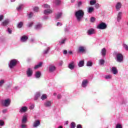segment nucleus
<instances>
[{"mask_svg":"<svg viewBox=\"0 0 128 128\" xmlns=\"http://www.w3.org/2000/svg\"><path fill=\"white\" fill-rule=\"evenodd\" d=\"M11 102L10 98H6V100H2L1 104L3 106L8 108V106H10Z\"/></svg>","mask_w":128,"mask_h":128,"instance_id":"3","label":"nucleus"},{"mask_svg":"<svg viewBox=\"0 0 128 128\" xmlns=\"http://www.w3.org/2000/svg\"><path fill=\"white\" fill-rule=\"evenodd\" d=\"M76 126V124L75 122H71V124H70L71 128H75Z\"/></svg>","mask_w":128,"mask_h":128,"instance_id":"40","label":"nucleus"},{"mask_svg":"<svg viewBox=\"0 0 128 128\" xmlns=\"http://www.w3.org/2000/svg\"><path fill=\"white\" fill-rule=\"evenodd\" d=\"M4 15H0V22L4 20Z\"/></svg>","mask_w":128,"mask_h":128,"instance_id":"55","label":"nucleus"},{"mask_svg":"<svg viewBox=\"0 0 128 128\" xmlns=\"http://www.w3.org/2000/svg\"><path fill=\"white\" fill-rule=\"evenodd\" d=\"M28 39V36H26V35H24L20 38V41L21 42H26Z\"/></svg>","mask_w":128,"mask_h":128,"instance_id":"14","label":"nucleus"},{"mask_svg":"<svg viewBox=\"0 0 128 128\" xmlns=\"http://www.w3.org/2000/svg\"><path fill=\"white\" fill-rule=\"evenodd\" d=\"M53 2L56 5H59L61 3L60 0H54Z\"/></svg>","mask_w":128,"mask_h":128,"instance_id":"32","label":"nucleus"},{"mask_svg":"<svg viewBox=\"0 0 128 128\" xmlns=\"http://www.w3.org/2000/svg\"><path fill=\"white\" fill-rule=\"evenodd\" d=\"M86 66H92V60H88L86 63Z\"/></svg>","mask_w":128,"mask_h":128,"instance_id":"34","label":"nucleus"},{"mask_svg":"<svg viewBox=\"0 0 128 128\" xmlns=\"http://www.w3.org/2000/svg\"><path fill=\"white\" fill-rule=\"evenodd\" d=\"M5 80H0V86H2Z\"/></svg>","mask_w":128,"mask_h":128,"instance_id":"43","label":"nucleus"},{"mask_svg":"<svg viewBox=\"0 0 128 128\" xmlns=\"http://www.w3.org/2000/svg\"><path fill=\"white\" fill-rule=\"evenodd\" d=\"M96 3V0H90V5H94Z\"/></svg>","mask_w":128,"mask_h":128,"instance_id":"39","label":"nucleus"},{"mask_svg":"<svg viewBox=\"0 0 128 128\" xmlns=\"http://www.w3.org/2000/svg\"><path fill=\"white\" fill-rule=\"evenodd\" d=\"M42 7L45 8V9H48V8H50V5H48V4H44L42 5Z\"/></svg>","mask_w":128,"mask_h":128,"instance_id":"38","label":"nucleus"},{"mask_svg":"<svg viewBox=\"0 0 128 128\" xmlns=\"http://www.w3.org/2000/svg\"><path fill=\"white\" fill-rule=\"evenodd\" d=\"M116 60L119 62H121L124 60V56L120 54V53H118L116 54Z\"/></svg>","mask_w":128,"mask_h":128,"instance_id":"5","label":"nucleus"},{"mask_svg":"<svg viewBox=\"0 0 128 128\" xmlns=\"http://www.w3.org/2000/svg\"><path fill=\"white\" fill-rule=\"evenodd\" d=\"M33 73L32 69L31 68H28L26 72V76L28 77L32 76Z\"/></svg>","mask_w":128,"mask_h":128,"instance_id":"6","label":"nucleus"},{"mask_svg":"<svg viewBox=\"0 0 128 128\" xmlns=\"http://www.w3.org/2000/svg\"><path fill=\"white\" fill-rule=\"evenodd\" d=\"M56 68L54 64H50L49 66V71L50 72H54L56 70Z\"/></svg>","mask_w":128,"mask_h":128,"instance_id":"17","label":"nucleus"},{"mask_svg":"<svg viewBox=\"0 0 128 128\" xmlns=\"http://www.w3.org/2000/svg\"><path fill=\"white\" fill-rule=\"evenodd\" d=\"M33 10H34V11H35L36 12H38V11H39V8L38 6L34 7L33 8Z\"/></svg>","mask_w":128,"mask_h":128,"instance_id":"45","label":"nucleus"},{"mask_svg":"<svg viewBox=\"0 0 128 128\" xmlns=\"http://www.w3.org/2000/svg\"><path fill=\"white\" fill-rule=\"evenodd\" d=\"M62 98V95L61 94H58L57 96V98L60 99V98Z\"/></svg>","mask_w":128,"mask_h":128,"instance_id":"59","label":"nucleus"},{"mask_svg":"<svg viewBox=\"0 0 128 128\" xmlns=\"http://www.w3.org/2000/svg\"><path fill=\"white\" fill-rule=\"evenodd\" d=\"M28 118L26 116H24L22 118V124H26L27 122Z\"/></svg>","mask_w":128,"mask_h":128,"instance_id":"25","label":"nucleus"},{"mask_svg":"<svg viewBox=\"0 0 128 128\" xmlns=\"http://www.w3.org/2000/svg\"><path fill=\"white\" fill-rule=\"evenodd\" d=\"M42 62H39V64H36V66H34V68H35V70H36L37 68H40L41 66H42Z\"/></svg>","mask_w":128,"mask_h":128,"instance_id":"27","label":"nucleus"},{"mask_svg":"<svg viewBox=\"0 0 128 128\" xmlns=\"http://www.w3.org/2000/svg\"><path fill=\"white\" fill-rule=\"evenodd\" d=\"M76 64L74 60H72V62H70L68 64V68H70V70H74L75 68Z\"/></svg>","mask_w":128,"mask_h":128,"instance_id":"9","label":"nucleus"},{"mask_svg":"<svg viewBox=\"0 0 128 128\" xmlns=\"http://www.w3.org/2000/svg\"><path fill=\"white\" fill-rule=\"evenodd\" d=\"M4 124V122L3 120H0V126H3Z\"/></svg>","mask_w":128,"mask_h":128,"instance_id":"48","label":"nucleus"},{"mask_svg":"<svg viewBox=\"0 0 128 128\" xmlns=\"http://www.w3.org/2000/svg\"><path fill=\"white\" fill-rule=\"evenodd\" d=\"M122 3L121 2H118L116 5V10L119 11L122 8Z\"/></svg>","mask_w":128,"mask_h":128,"instance_id":"12","label":"nucleus"},{"mask_svg":"<svg viewBox=\"0 0 128 128\" xmlns=\"http://www.w3.org/2000/svg\"><path fill=\"white\" fill-rule=\"evenodd\" d=\"M40 120H36V121H34V122L33 124V126L37 127V126H40Z\"/></svg>","mask_w":128,"mask_h":128,"instance_id":"21","label":"nucleus"},{"mask_svg":"<svg viewBox=\"0 0 128 128\" xmlns=\"http://www.w3.org/2000/svg\"><path fill=\"white\" fill-rule=\"evenodd\" d=\"M8 34H12V30L10 28H8Z\"/></svg>","mask_w":128,"mask_h":128,"instance_id":"54","label":"nucleus"},{"mask_svg":"<svg viewBox=\"0 0 128 128\" xmlns=\"http://www.w3.org/2000/svg\"><path fill=\"white\" fill-rule=\"evenodd\" d=\"M18 63V60L16 59H12L10 60L9 64H8V66L10 68V70H12L16 66V64Z\"/></svg>","mask_w":128,"mask_h":128,"instance_id":"2","label":"nucleus"},{"mask_svg":"<svg viewBox=\"0 0 128 128\" xmlns=\"http://www.w3.org/2000/svg\"><path fill=\"white\" fill-rule=\"evenodd\" d=\"M108 27L107 24L106 23H104V22H102L98 25L96 28L98 29H100L101 30H104L105 29H106Z\"/></svg>","mask_w":128,"mask_h":128,"instance_id":"4","label":"nucleus"},{"mask_svg":"<svg viewBox=\"0 0 128 128\" xmlns=\"http://www.w3.org/2000/svg\"><path fill=\"white\" fill-rule=\"evenodd\" d=\"M50 50V47H48V48H46V49L44 50V54H48V52Z\"/></svg>","mask_w":128,"mask_h":128,"instance_id":"42","label":"nucleus"},{"mask_svg":"<svg viewBox=\"0 0 128 128\" xmlns=\"http://www.w3.org/2000/svg\"><path fill=\"white\" fill-rule=\"evenodd\" d=\"M63 62H64L62 60H60L59 63L60 66H62Z\"/></svg>","mask_w":128,"mask_h":128,"instance_id":"63","label":"nucleus"},{"mask_svg":"<svg viewBox=\"0 0 128 128\" xmlns=\"http://www.w3.org/2000/svg\"><path fill=\"white\" fill-rule=\"evenodd\" d=\"M74 15L77 21H78V22H80V21H82L84 16V13L83 10H80L75 12Z\"/></svg>","mask_w":128,"mask_h":128,"instance_id":"1","label":"nucleus"},{"mask_svg":"<svg viewBox=\"0 0 128 128\" xmlns=\"http://www.w3.org/2000/svg\"><path fill=\"white\" fill-rule=\"evenodd\" d=\"M30 42H31V43H34L35 42V39L34 38L30 39Z\"/></svg>","mask_w":128,"mask_h":128,"instance_id":"58","label":"nucleus"},{"mask_svg":"<svg viewBox=\"0 0 128 128\" xmlns=\"http://www.w3.org/2000/svg\"><path fill=\"white\" fill-rule=\"evenodd\" d=\"M104 62L105 60H104V58H100V60H99L100 64H104Z\"/></svg>","mask_w":128,"mask_h":128,"instance_id":"36","label":"nucleus"},{"mask_svg":"<svg viewBox=\"0 0 128 128\" xmlns=\"http://www.w3.org/2000/svg\"><path fill=\"white\" fill-rule=\"evenodd\" d=\"M63 54H68L67 50H64L63 52Z\"/></svg>","mask_w":128,"mask_h":128,"instance_id":"60","label":"nucleus"},{"mask_svg":"<svg viewBox=\"0 0 128 128\" xmlns=\"http://www.w3.org/2000/svg\"><path fill=\"white\" fill-rule=\"evenodd\" d=\"M34 108V104H32V105L30 106V108H31L32 110H33V108Z\"/></svg>","mask_w":128,"mask_h":128,"instance_id":"62","label":"nucleus"},{"mask_svg":"<svg viewBox=\"0 0 128 128\" xmlns=\"http://www.w3.org/2000/svg\"><path fill=\"white\" fill-rule=\"evenodd\" d=\"M48 98V96L47 94H42V96H41V99L42 100H46Z\"/></svg>","mask_w":128,"mask_h":128,"instance_id":"33","label":"nucleus"},{"mask_svg":"<svg viewBox=\"0 0 128 128\" xmlns=\"http://www.w3.org/2000/svg\"><path fill=\"white\" fill-rule=\"evenodd\" d=\"M67 39L66 38H62L58 41V44L60 45H63L65 44Z\"/></svg>","mask_w":128,"mask_h":128,"instance_id":"16","label":"nucleus"},{"mask_svg":"<svg viewBox=\"0 0 128 128\" xmlns=\"http://www.w3.org/2000/svg\"><path fill=\"white\" fill-rule=\"evenodd\" d=\"M82 5V1H79V2H78V7H80Z\"/></svg>","mask_w":128,"mask_h":128,"instance_id":"56","label":"nucleus"},{"mask_svg":"<svg viewBox=\"0 0 128 128\" xmlns=\"http://www.w3.org/2000/svg\"><path fill=\"white\" fill-rule=\"evenodd\" d=\"M23 7H24V4H20L18 7L16 8V9L18 11H20V10H22Z\"/></svg>","mask_w":128,"mask_h":128,"instance_id":"31","label":"nucleus"},{"mask_svg":"<svg viewBox=\"0 0 128 128\" xmlns=\"http://www.w3.org/2000/svg\"><path fill=\"white\" fill-rule=\"evenodd\" d=\"M96 30L94 29L91 28L90 29H88L87 31L88 35H92L93 34H95Z\"/></svg>","mask_w":128,"mask_h":128,"instance_id":"10","label":"nucleus"},{"mask_svg":"<svg viewBox=\"0 0 128 128\" xmlns=\"http://www.w3.org/2000/svg\"><path fill=\"white\" fill-rule=\"evenodd\" d=\"M28 108L27 106H22V108H20V114H23L24 112H27Z\"/></svg>","mask_w":128,"mask_h":128,"instance_id":"13","label":"nucleus"},{"mask_svg":"<svg viewBox=\"0 0 128 128\" xmlns=\"http://www.w3.org/2000/svg\"><path fill=\"white\" fill-rule=\"evenodd\" d=\"M48 18L49 17L47 15H44V16L43 17L44 20H47L48 19Z\"/></svg>","mask_w":128,"mask_h":128,"instance_id":"53","label":"nucleus"},{"mask_svg":"<svg viewBox=\"0 0 128 128\" xmlns=\"http://www.w3.org/2000/svg\"><path fill=\"white\" fill-rule=\"evenodd\" d=\"M23 26V22H20L17 25L18 28H22Z\"/></svg>","mask_w":128,"mask_h":128,"instance_id":"37","label":"nucleus"},{"mask_svg":"<svg viewBox=\"0 0 128 128\" xmlns=\"http://www.w3.org/2000/svg\"><path fill=\"white\" fill-rule=\"evenodd\" d=\"M62 15V12H60L58 13H57V14H56L55 16V18L56 19H60V18H61Z\"/></svg>","mask_w":128,"mask_h":128,"instance_id":"23","label":"nucleus"},{"mask_svg":"<svg viewBox=\"0 0 128 128\" xmlns=\"http://www.w3.org/2000/svg\"><path fill=\"white\" fill-rule=\"evenodd\" d=\"M40 96V92H36L35 94V96L34 98V100H38V98Z\"/></svg>","mask_w":128,"mask_h":128,"instance_id":"29","label":"nucleus"},{"mask_svg":"<svg viewBox=\"0 0 128 128\" xmlns=\"http://www.w3.org/2000/svg\"><path fill=\"white\" fill-rule=\"evenodd\" d=\"M32 25H34V22H30L28 24V27H32Z\"/></svg>","mask_w":128,"mask_h":128,"instance_id":"50","label":"nucleus"},{"mask_svg":"<svg viewBox=\"0 0 128 128\" xmlns=\"http://www.w3.org/2000/svg\"><path fill=\"white\" fill-rule=\"evenodd\" d=\"M28 18H32V16H34V13H32V12H30V13L28 14Z\"/></svg>","mask_w":128,"mask_h":128,"instance_id":"44","label":"nucleus"},{"mask_svg":"<svg viewBox=\"0 0 128 128\" xmlns=\"http://www.w3.org/2000/svg\"><path fill=\"white\" fill-rule=\"evenodd\" d=\"M90 20V22H92V23L95 22V21H96L95 17H91Z\"/></svg>","mask_w":128,"mask_h":128,"instance_id":"46","label":"nucleus"},{"mask_svg":"<svg viewBox=\"0 0 128 128\" xmlns=\"http://www.w3.org/2000/svg\"><path fill=\"white\" fill-rule=\"evenodd\" d=\"M42 24L39 23L35 25L34 28L36 30H40V29H42Z\"/></svg>","mask_w":128,"mask_h":128,"instance_id":"20","label":"nucleus"},{"mask_svg":"<svg viewBox=\"0 0 128 128\" xmlns=\"http://www.w3.org/2000/svg\"><path fill=\"white\" fill-rule=\"evenodd\" d=\"M112 72L114 74H116L118 72V70L116 66H112Z\"/></svg>","mask_w":128,"mask_h":128,"instance_id":"22","label":"nucleus"},{"mask_svg":"<svg viewBox=\"0 0 128 128\" xmlns=\"http://www.w3.org/2000/svg\"><path fill=\"white\" fill-rule=\"evenodd\" d=\"M94 7L96 8V9H98L100 7V5L98 3H96L94 5Z\"/></svg>","mask_w":128,"mask_h":128,"instance_id":"49","label":"nucleus"},{"mask_svg":"<svg viewBox=\"0 0 128 128\" xmlns=\"http://www.w3.org/2000/svg\"><path fill=\"white\" fill-rule=\"evenodd\" d=\"M94 7H88L87 8V11L88 12V13H92V12H94Z\"/></svg>","mask_w":128,"mask_h":128,"instance_id":"24","label":"nucleus"},{"mask_svg":"<svg viewBox=\"0 0 128 128\" xmlns=\"http://www.w3.org/2000/svg\"><path fill=\"white\" fill-rule=\"evenodd\" d=\"M116 128H122V125L120 123H118L116 126Z\"/></svg>","mask_w":128,"mask_h":128,"instance_id":"41","label":"nucleus"},{"mask_svg":"<svg viewBox=\"0 0 128 128\" xmlns=\"http://www.w3.org/2000/svg\"><path fill=\"white\" fill-rule=\"evenodd\" d=\"M62 24L60 22H58L56 26H62Z\"/></svg>","mask_w":128,"mask_h":128,"instance_id":"57","label":"nucleus"},{"mask_svg":"<svg viewBox=\"0 0 128 128\" xmlns=\"http://www.w3.org/2000/svg\"><path fill=\"white\" fill-rule=\"evenodd\" d=\"M68 54H72V51H68Z\"/></svg>","mask_w":128,"mask_h":128,"instance_id":"64","label":"nucleus"},{"mask_svg":"<svg viewBox=\"0 0 128 128\" xmlns=\"http://www.w3.org/2000/svg\"><path fill=\"white\" fill-rule=\"evenodd\" d=\"M88 84V80H83L82 83V88H86Z\"/></svg>","mask_w":128,"mask_h":128,"instance_id":"11","label":"nucleus"},{"mask_svg":"<svg viewBox=\"0 0 128 128\" xmlns=\"http://www.w3.org/2000/svg\"><path fill=\"white\" fill-rule=\"evenodd\" d=\"M106 80H110L112 78V74H106L104 76Z\"/></svg>","mask_w":128,"mask_h":128,"instance_id":"35","label":"nucleus"},{"mask_svg":"<svg viewBox=\"0 0 128 128\" xmlns=\"http://www.w3.org/2000/svg\"><path fill=\"white\" fill-rule=\"evenodd\" d=\"M84 50H85L84 47L81 46L80 47L78 48V51L80 52H84Z\"/></svg>","mask_w":128,"mask_h":128,"instance_id":"30","label":"nucleus"},{"mask_svg":"<svg viewBox=\"0 0 128 128\" xmlns=\"http://www.w3.org/2000/svg\"><path fill=\"white\" fill-rule=\"evenodd\" d=\"M84 60H80L78 64V66L80 67L83 66H84Z\"/></svg>","mask_w":128,"mask_h":128,"instance_id":"28","label":"nucleus"},{"mask_svg":"<svg viewBox=\"0 0 128 128\" xmlns=\"http://www.w3.org/2000/svg\"><path fill=\"white\" fill-rule=\"evenodd\" d=\"M10 22V19H6L1 23V26H3L4 27H6L8 25Z\"/></svg>","mask_w":128,"mask_h":128,"instance_id":"8","label":"nucleus"},{"mask_svg":"<svg viewBox=\"0 0 128 128\" xmlns=\"http://www.w3.org/2000/svg\"><path fill=\"white\" fill-rule=\"evenodd\" d=\"M42 76V72L40 70H38L35 72L34 76L36 78H40Z\"/></svg>","mask_w":128,"mask_h":128,"instance_id":"15","label":"nucleus"},{"mask_svg":"<svg viewBox=\"0 0 128 128\" xmlns=\"http://www.w3.org/2000/svg\"><path fill=\"white\" fill-rule=\"evenodd\" d=\"M77 128H82V125H80V124H78V125H77Z\"/></svg>","mask_w":128,"mask_h":128,"instance_id":"61","label":"nucleus"},{"mask_svg":"<svg viewBox=\"0 0 128 128\" xmlns=\"http://www.w3.org/2000/svg\"><path fill=\"white\" fill-rule=\"evenodd\" d=\"M44 106L46 108H50V106H52V102H50V100H47L44 102Z\"/></svg>","mask_w":128,"mask_h":128,"instance_id":"19","label":"nucleus"},{"mask_svg":"<svg viewBox=\"0 0 128 128\" xmlns=\"http://www.w3.org/2000/svg\"><path fill=\"white\" fill-rule=\"evenodd\" d=\"M8 108H4V110H2V112L4 114H6L8 112Z\"/></svg>","mask_w":128,"mask_h":128,"instance_id":"47","label":"nucleus"},{"mask_svg":"<svg viewBox=\"0 0 128 128\" xmlns=\"http://www.w3.org/2000/svg\"><path fill=\"white\" fill-rule=\"evenodd\" d=\"M123 47L125 48L126 50H128V46L126 44H123Z\"/></svg>","mask_w":128,"mask_h":128,"instance_id":"51","label":"nucleus"},{"mask_svg":"<svg viewBox=\"0 0 128 128\" xmlns=\"http://www.w3.org/2000/svg\"><path fill=\"white\" fill-rule=\"evenodd\" d=\"M52 10L50 9V8H47V9H45L44 10V15H46L47 16L50 14H52Z\"/></svg>","mask_w":128,"mask_h":128,"instance_id":"7","label":"nucleus"},{"mask_svg":"<svg viewBox=\"0 0 128 128\" xmlns=\"http://www.w3.org/2000/svg\"><path fill=\"white\" fill-rule=\"evenodd\" d=\"M122 12H118L117 16V21L120 22L122 19Z\"/></svg>","mask_w":128,"mask_h":128,"instance_id":"18","label":"nucleus"},{"mask_svg":"<svg viewBox=\"0 0 128 128\" xmlns=\"http://www.w3.org/2000/svg\"><path fill=\"white\" fill-rule=\"evenodd\" d=\"M20 126H21V128H26L27 125L26 124H22Z\"/></svg>","mask_w":128,"mask_h":128,"instance_id":"52","label":"nucleus"},{"mask_svg":"<svg viewBox=\"0 0 128 128\" xmlns=\"http://www.w3.org/2000/svg\"><path fill=\"white\" fill-rule=\"evenodd\" d=\"M106 48H103L102 50H101V54L102 56H104L106 54Z\"/></svg>","mask_w":128,"mask_h":128,"instance_id":"26","label":"nucleus"}]
</instances>
